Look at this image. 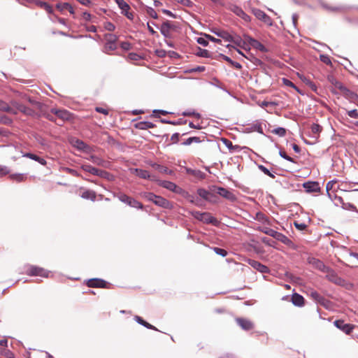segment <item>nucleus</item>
Listing matches in <instances>:
<instances>
[{"instance_id":"f257e3e1","label":"nucleus","mask_w":358,"mask_h":358,"mask_svg":"<svg viewBox=\"0 0 358 358\" xmlns=\"http://www.w3.org/2000/svg\"><path fill=\"white\" fill-rule=\"evenodd\" d=\"M192 216L196 220L203 222L206 224H213L214 225H217V220L216 218L213 217L209 213H200L199 211H192L191 212Z\"/></svg>"},{"instance_id":"f03ea898","label":"nucleus","mask_w":358,"mask_h":358,"mask_svg":"<svg viewBox=\"0 0 358 358\" xmlns=\"http://www.w3.org/2000/svg\"><path fill=\"white\" fill-rule=\"evenodd\" d=\"M26 273L31 276H40L43 278H48L49 275V271L45 270L43 268L33 265L28 266Z\"/></svg>"},{"instance_id":"7ed1b4c3","label":"nucleus","mask_w":358,"mask_h":358,"mask_svg":"<svg viewBox=\"0 0 358 358\" xmlns=\"http://www.w3.org/2000/svg\"><path fill=\"white\" fill-rule=\"evenodd\" d=\"M118 199H120V201H121L122 202L127 204L128 206L132 207V208H138V209H142L143 206L141 203H140L139 201H138L137 200L127 196V194H120L119 196H118Z\"/></svg>"},{"instance_id":"20e7f679","label":"nucleus","mask_w":358,"mask_h":358,"mask_svg":"<svg viewBox=\"0 0 358 358\" xmlns=\"http://www.w3.org/2000/svg\"><path fill=\"white\" fill-rule=\"evenodd\" d=\"M158 184L159 186L167 189L173 192L182 194L185 193V191L180 188V187L177 186L176 184H175L173 182L168 181V180H159Z\"/></svg>"},{"instance_id":"39448f33","label":"nucleus","mask_w":358,"mask_h":358,"mask_svg":"<svg viewBox=\"0 0 358 358\" xmlns=\"http://www.w3.org/2000/svg\"><path fill=\"white\" fill-rule=\"evenodd\" d=\"M106 43L104 46V52L109 53L110 51L115 50L117 48L116 41L117 37L114 34H106Z\"/></svg>"},{"instance_id":"423d86ee","label":"nucleus","mask_w":358,"mask_h":358,"mask_svg":"<svg viewBox=\"0 0 358 358\" xmlns=\"http://www.w3.org/2000/svg\"><path fill=\"white\" fill-rule=\"evenodd\" d=\"M252 12L257 19L262 20L267 25L271 26L273 24L271 18L262 10L258 8H253Z\"/></svg>"},{"instance_id":"0eeeda50","label":"nucleus","mask_w":358,"mask_h":358,"mask_svg":"<svg viewBox=\"0 0 358 358\" xmlns=\"http://www.w3.org/2000/svg\"><path fill=\"white\" fill-rule=\"evenodd\" d=\"M243 36L244 38L247 41V42L252 48L261 51L262 52H266L268 51L267 48L257 40L246 34H245Z\"/></svg>"},{"instance_id":"6e6552de","label":"nucleus","mask_w":358,"mask_h":358,"mask_svg":"<svg viewBox=\"0 0 358 358\" xmlns=\"http://www.w3.org/2000/svg\"><path fill=\"white\" fill-rule=\"evenodd\" d=\"M308 262L309 264L312 265L314 268L324 272L328 273L329 271V268L326 266L324 264L318 259L315 257H308Z\"/></svg>"},{"instance_id":"1a4fd4ad","label":"nucleus","mask_w":358,"mask_h":358,"mask_svg":"<svg viewBox=\"0 0 358 358\" xmlns=\"http://www.w3.org/2000/svg\"><path fill=\"white\" fill-rule=\"evenodd\" d=\"M334 324L338 329H339L340 330H341L348 335H350L355 327V325L350 324H345L343 320H340L334 321Z\"/></svg>"},{"instance_id":"9d476101","label":"nucleus","mask_w":358,"mask_h":358,"mask_svg":"<svg viewBox=\"0 0 358 358\" xmlns=\"http://www.w3.org/2000/svg\"><path fill=\"white\" fill-rule=\"evenodd\" d=\"M246 262L250 266H251L253 268L259 271L260 273H267L269 272L268 268L266 266L263 265L258 261L248 259L246 260Z\"/></svg>"},{"instance_id":"9b49d317","label":"nucleus","mask_w":358,"mask_h":358,"mask_svg":"<svg viewBox=\"0 0 358 358\" xmlns=\"http://www.w3.org/2000/svg\"><path fill=\"white\" fill-rule=\"evenodd\" d=\"M71 143L74 148L84 152L90 153L92 152V148L81 140L73 139Z\"/></svg>"},{"instance_id":"f8f14e48","label":"nucleus","mask_w":358,"mask_h":358,"mask_svg":"<svg viewBox=\"0 0 358 358\" xmlns=\"http://www.w3.org/2000/svg\"><path fill=\"white\" fill-rule=\"evenodd\" d=\"M153 203L156 206L164 208L171 209L173 208V205L171 204V203L169 200L161 196L156 195L155 199H154Z\"/></svg>"},{"instance_id":"ddd939ff","label":"nucleus","mask_w":358,"mask_h":358,"mask_svg":"<svg viewBox=\"0 0 358 358\" xmlns=\"http://www.w3.org/2000/svg\"><path fill=\"white\" fill-rule=\"evenodd\" d=\"M51 113L56 115L57 117L60 118L62 120H68L71 118V113L64 109H55L51 110Z\"/></svg>"},{"instance_id":"4468645a","label":"nucleus","mask_w":358,"mask_h":358,"mask_svg":"<svg viewBox=\"0 0 358 358\" xmlns=\"http://www.w3.org/2000/svg\"><path fill=\"white\" fill-rule=\"evenodd\" d=\"M217 193L223 198H225L231 201L236 200V196L231 192L224 187H218Z\"/></svg>"},{"instance_id":"2eb2a0df","label":"nucleus","mask_w":358,"mask_h":358,"mask_svg":"<svg viewBox=\"0 0 358 358\" xmlns=\"http://www.w3.org/2000/svg\"><path fill=\"white\" fill-rule=\"evenodd\" d=\"M328 80L334 86V87L343 94H347L349 90L339 81L336 80L333 76H329Z\"/></svg>"},{"instance_id":"dca6fc26","label":"nucleus","mask_w":358,"mask_h":358,"mask_svg":"<svg viewBox=\"0 0 358 358\" xmlns=\"http://www.w3.org/2000/svg\"><path fill=\"white\" fill-rule=\"evenodd\" d=\"M231 11H233L236 15L241 17L245 22L250 21V17L246 14L243 10L237 6H232L231 8Z\"/></svg>"},{"instance_id":"f3484780","label":"nucleus","mask_w":358,"mask_h":358,"mask_svg":"<svg viewBox=\"0 0 358 358\" xmlns=\"http://www.w3.org/2000/svg\"><path fill=\"white\" fill-rule=\"evenodd\" d=\"M81 169L83 171L90 173L94 176H103V173L104 174L106 173V172L99 170V169L92 166L90 164H83V165H82Z\"/></svg>"},{"instance_id":"a211bd4d","label":"nucleus","mask_w":358,"mask_h":358,"mask_svg":"<svg viewBox=\"0 0 358 358\" xmlns=\"http://www.w3.org/2000/svg\"><path fill=\"white\" fill-rule=\"evenodd\" d=\"M310 297L315 301L317 303H319L323 306H326V303H328V301L326 300L322 296H321L318 292L314 290H311L310 292Z\"/></svg>"},{"instance_id":"6ab92c4d","label":"nucleus","mask_w":358,"mask_h":358,"mask_svg":"<svg viewBox=\"0 0 358 358\" xmlns=\"http://www.w3.org/2000/svg\"><path fill=\"white\" fill-rule=\"evenodd\" d=\"M134 172L136 173V174L143 179H150L151 180H157L155 177L151 176L149 173V172L146 170H143L140 169H135L133 170Z\"/></svg>"},{"instance_id":"aec40b11","label":"nucleus","mask_w":358,"mask_h":358,"mask_svg":"<svg viewBox=\"0 0 358 358\" xmlns=\"http://www.w3.org/2000/svg\"><path fill=\"white\" fill-rule=\"evenodd\" d=\"M236 320L237 324L244 330H250L253 327L252 323L248 320L237 318Z\"/></svg>"},{"instance_id":"412c9836","label":"nucleus","mask_w":358,"mask_h":358,"mask_svg":"<svg viewBox=\"0 0 358 358\" xmlns=\"http://www.w3.org/2000/svg\"><path fill=\"white\" fill-rule=\"evenodd\" d=\"M303 187L308 192H317L320 189L319 183L317 182H308L303 184Z\"/></svg>"},{"instance_id":"4be33fe9","label":"nucleus","mask_w":358,"mask_h":358,"mask_svg":"<svg viewBox=\"0 0 358 358\" xmlns=\"http://www.w3.org/2000/svg\"><path fill=\"white\" fill-rule=\"evenodd\" d=\"M106 285V281L99 278L91 279L87 282V285L90 287H105Z\"/></svg>"},{"instance_id":"5701e85b","label":"nucleus","mask_w":358,"mask_h":358,"mask_svg":"<svg viewBox=\"0 0 358 358\" xmlns=\"http://www.w3.org/2000/svg\"><path fill=\"white\" fill-rule=\"evenodd\" d=\"M171 27H171V24L168 21L163 22L160 27V31H161L162 34L164 37H166V38L169 37L171 35Z\"/></svg>"},{"instance_id":"b1692460","label":"nucleus","mask_w":358,"mask_h":358,"mask_svg":"<svg viewBox=\"0 0 358 358\" xmlns=\"http://www.w3.org/2000/svg\"><path fill=\"white\" fill-rule=\"evenodd\" d=\"M0 110L7 112L8 113L16 115L17 110L9 106L6 102L0 100Z\"/></svg>"},{"instance_id":"393cba45","label":"nucleus","mask_w":358,"mask_h":358,"mask_svg":"<svg viewBox=\"0 0 358 358\" xmlns=\"http://www.w3.org/2000/svg\"><path fill=\"white\" fill-rule=\"evenodd\" d=\"M34 3L38 6L45 10L47 13L50 14H53V8L49 3L42 1H34Z\"/></svg>"},{"instance_id":"a878e982","label":"nucleus","mask_w":358,"mask_h":358,"mask_svg":"<svg viewBox=\"0 0 358 358\" xmlns=\"http://www.w3.org/2000/svg\"><path fill=\"white\" fill-rule=\"evenodd\" d=\"M23 157H27V158H29L31 159H33L34 161H36L38 162L39 164H42V165H45L46 164V161L45 159L43 158H41L34 154H32V153H29V152H27V153H25Z\"/></svg>"},{"instance_id":"bb28decb","label":"nucleus","mask_w":358,"mask_h":358,"mask_svg":"<svg viewBox=\"0 0 358 358\" xmlns=\"http://www.w3.org/2000/svg\"><path fill=\"white\" fill-rule=\"evenodd\" d=\"M292 301L295 306H301L303 305L304 299L299 294H294L292 296Z\"/></svg>"},{"instance_id":"cd10ccee","label":"nucleus","mask_w":358,"mask_h":358,"mask_svg":"<svg viewBox=\"0 0 358 358\" xmlns=\"http://www.w3.org/2000/svg\"><path fill=\"white\" fill-rule=\"evenodd\" d=\"M231 42L240 48L246 49L245 45L247 41L245 39L243 41L239 36H234Z\"/></svg>"},{"instance_id":"c85d7f7f","label":"nucleus","mask_w":358,"mask_h":358,"mask_svg":"<svg viewBox=\"0 0 358 358\" xmlns=\"http://www.w3.org/2000/svg\"><path fill=\"white\" fill-rule=\"evenodd\" d=\"M116 3L117 4L118 7L122 10V14L124 15V13H126L127 11L130 10L129 5L124 0H115Z\"/></svg>"},{"instance_id":"c756f323","label":"nucleus","mask_w":358,"mask_h":358,"mask_svg":"<svg viewBox=\"0 0 358 358\" xmlns=\"http://www.w3.org/2000/svg\"><path fill=\"white\" fill-rule=\"evenodd\" d=\"M81 197L85 199H90L94 201L96 199V193L92 190H85L81 194Z\"/></svg>"},{"instance_id":"7c9ffc66","label":"nucleus","mask_w":358,"mask_h":358,"mask_svg":"<svg viewBox=\"0 0 358 358\" xmlns=\"http://www.w3.org/2000/svg\"><path fill=\"white\" fill-rule=\"evenodd\" d=\"M275 239H277L278 241L283 243L284 244H286V245H291L292 244V241L284 234L280 233V232H277V234H276V236L275 237Z\"/></svg>"},{"instance_id":"2f4dec72","label":"nucleus","mask_w":358,"mask_h":358,"mask_svg":"<svg viewBox=\"0 0 358 358\" xmlns=\"http://www.w3.org/2000/svg\"><path fill=\"white\" fill-rule=\"evenodd\" d=\"M155 127V124L150 122L143 121L136 124V127L139 129H151Z\"/></svg>"},{"instance_id":"473e14b6","label":"nucleus","mask_w":358,"mask_h":358,"mask_svg":"<svg viewBox=\"0 0 358 358\" xmlns=\"http://www.w3.org/2000/svg\"><path fill=\"white\" fill-rule=\"evenodd\" d=\"M82 18L83 20L86 22H91L92 23H96L97 22V18L93 15H92L88 12H84L82 15Z\"/></svg>"},{"instance_id":"72a5a7b5","label":"nucleus","mask_w":358,"mask_h":358,"mask_svg":"<svg viewBox=\"0 0 358 358\" xmlns=\"http://www.w3.org/2000/svg\"><path fill=\"white\" fill-rule=\"evenodd\" d=\"M182 195L189 200V201L196 206H201V202L198 199H196L194 196L189 194L187 192H185Z\"/></svg>"},{"instance_id":"f704fd0d","label":"nucleus","mask_w":358,"mask_h":358,"mask_svg":"<svg viewBox=\"0 0 358 358\" xmlns=\"http://www.w3.org/2000/svg\"><path fill=\"white\" fill-rule=\"evenodd\" d=\"M88 160H90L92 163L98 165V166H103L105 162L103 159L100 158L96 155H90V157L87 158Z\"/></svg>"},{"instance_id":"c9c22d12","label":"nucleus","mask_w":358,"mask_h":358,"mask_svg":"<svg viewBox=\"0 0 358 358\" xmlns=\"http://www.w3.org/2000/svg\"><path fill=\"white\" fill-rule=\"evenodd\" d=\"M153 167L156 170H157L159 172L162 173H166V174H169V175L173 173V171L171 170H169L167 167L164 166H161V165L155 164L153 165Z\"/></svg>"},{"instance_id":"e433bc0d","label":"nucleus","mask_w":358,"mask_h":358,"mask_svg":"<svg viewBox=\"0 0 358 358\" xmlns=\"http://www.w3.org/2000/svg\"><path fill=\"white\" fill-rule=\"evenodd\" d=\"M18 111L22 112V113H24L27 115H30V116L34 115V111L31 108H28L23 104H22L20 106H19Z\"/></svg>"},{"instance_id":"4c0bfd02","label":"nucleus","mask_w":358,"mask_h":358,"mask_svg":"<svg viewBox=\"0 0 358 358\" xmlns=\"http://www.w3.org/2000/svg\"><path fill=\"white\" fill-rule=\"evenodd\" d=\"M135 320L140 324L147 327L150 329H156L155 327L150 324L148 323L147 322L144 321L141 317L139 316H135L134 317Z\"/></svg>"},{"instance_id":"58836bf2","label":"nucleus","mask_w":358,"mask_h":358,"mask_svg":"<svg viewBox=\"0 0 358 358\" xmlns=\"http://www.w3.org/2000/svg\"><path fill=\"white\" fill-rule=\"evenodd\" d=\"M141 196L143 198H144L145 199H146L147 201H151L153 203L154 199H155L156 194H155L152 192H145L141 193Z\"/></svg>"},{"instance_id":"ea45409f","label":"nucleus","mask_w":358,"mask_h":358,"mask_svg":"<svg viewBox=\"0 0 358 358\" xmlns=\"http://www.w3.org/2000/svg\"><path fill=\"white\" fill-rule=\"evenodd\" d=\"M201 142L200 138L194 136V137H189L187 139H186L182 144L184 145H189L193 143H199Z\"/></svg>"},{"instance_id":"a19ab883","label":"nucleus","mask_w":358,"mask_h":358,"mask_svg":"<svg viewBox=\"0 0 358 358\" xmlns=\"http://www.w3.org/2000/svg\"><path fill=\"white\" fill-rule=\"evenodd\" d=\"M10 178L12 180H15L17 182H21V181H23L26 178V176L22 173H16V174L10 175Z\"/></svg>"},{"instance_id":"79ce46f5","label":"nucleus","mask_w":358,"mask_h":358,"mask_svg":"<svg viewBox=\"0 0 358 358\" xmlns=\"http://www.w3.org/2000/svg\"><path fill=\"white\" fill-rule=\"evenodd\" d=\"M224 59L237 69H241L242 68V66L240 63L234 62L233 60L231 59V58H229L227 56H224Z\"/></svg>"},{"instance_id":"37998d69","label":"nucleus","mask_w":358,"mask_h":358,"mask_svg":"<svg viewBox=\"0 0 358 358\" xmlns=\"http://www.w3.org/2000/svg\"><path fill=\"white\" fill-rule=\"evenodd\" d=\"M272 133L282 137L286 134V130L283 127H277L272 131Z\"/></svg>"},{"instance_id":"c03bdc74","label":"nucleus","mask_w":358,"mask_h":358,"mask_svg":"<svg viewBox=\"0 0 358 358\" xmlns=\"http://www.w3.org/2000/svg\"><path fill=\"white\" fill-rule=\"evenodd\" d=\"M197 193L203 199L206 200L208 199V195L210 194L208 191L201 188L197 190Z\"/></svg>"},{"instance_id":"a18cd8bd","label":"nucleus","mask_w":358,"mask_h":358,"mask_svg":"<svg viewBox=\"0 0 358 358\" xmlns=\"http://www.w3.org/2000/svg\"><path fill=\"white\" fill-rule=\"evenodd\" d=\"M258 168L259 169V170H261L264 174L268 176L269 177L272 178H275V175L272 173L270 172V171L266 168L263 165H259L258 166Z\"/></svg>"},{"instance_id":"49530a36","label":"nucleus","mask_w":358,"mask_h":358,"mask_svg":"<svg viewBox=\"0 0 358 358\" xmlns=\"http://www.w3.org/2000/svg\"><path fill=\"white\" fill-rule=\"evenodd\" d=\"M282 81V83L285 85L288 86V87H291L295 89L297 92L299 91V89L296 87V85L291 80H289V79L283 78Z\"/></svg>"},{"instance_id":"de8ad7c7","label":"nucleus","mask_w":358,"mask_h":358,"mask_svg":"<svg viewBox=\"0 0 358 358\" xmlns=\"http://www.w3.org/2000/svg\"><path fill=\"white\" fill-rule=\"evenodd\" d=\"M233 36H234L230 34L229 32L224 30L221 38L224 39L225 41L231 42V40H233Z\"/></svg>"},{"instance_id":"09e8293b","label":"nucleus","mask_w":358,"mask_h":358,"mask_svg":"<svg viewBox=\"0 0 358 358\" xmlns=\"http://www.w3.org/2000/svg\"><path fill=\"white\" fill-rule=\"evenodd\" d=\"M310 129L313 134H318L322 131V127L317 124H313Z\"/></svg>"},{"instance_id":"8fccbe9b","label":"nucleus","mask_w":358,"mask_h":358,"mask_svg":"<svg viewBox=\"0 0 358 358\" xmlns=\"http://www.w3.org/2000/svg\"><path fill=\"white\" fill-rule=\"evenodd\" d=\"M262 231L264 234H267V235H268V236H270L271 237H273L274 238L276 236V234H277V232H278L277 231H275V230H273L272 229H270V228H265V229H264L262 230Z\"/></svg>"},{"instance_id":"3c124183","label":"nucleus","mask_w":358,"mask_h":358,"mask_svg":"<svg viewBox=\"0 0 358 358\" xmlns=\"http://www.w3.org/2000/svg\"><path fill=\"white\" fill-rule=\"evenodd\" d=\"M50 20L52 22L57 21L59 23L66 25V20L64 18L59 17L57 15H53L52 17H50Z\"/></svg>"},{"instance_id":"603ef678","label":"nucleus","mask_w":358,"mask_h":358,"mask_svg":"<svg viewBox=\"0 0 358 358\" xmlns=\"http://www.w3.org/2000/svg\"><path fill=\"white\" fill-rule=\"evenodd\" d=\"M213 250L215 251V252L217 255H220L222 257H225L227 255V252L225 250L222 249V248H214Z\"/></svg>"},{"instance_id":"864d4df0","label":"nucleus","mask_w":358,"mask_h":358,"mask_svg":"<svg viewBox=\"0 0 358 358\" xmlns=\"http://www.w3.org/2000/svg\"><path fill=\"white\" fill-rule=\"evenodd\" d=\"M279 155L283 159H286V160H287L289 162H294V159L290 157L289 156H288L285 151H282V150H280L279 151Z\"/></svg>"},{"instance_id":"5fc2aeb1","label":"nucleus","mask_w":358,"mask_h":358,"mask_svg":"<svg viewBox=\"0 0 358 358\" xmlns=\"http://www.w3.org/2000/svg\"><path fill=\"white\" fill-rule=\"evenodd\" d=\"M182 115L184 116H195L197 118H199L201 117L200 114L196 113L194 110H187L183 112Z\"/></svg>"},{"instance_id":"6e6d98bb","label":"nucleus","mask_w":358,"mask_h":358,"mask_svg":"<svg viewBox=\"0 0 358 358\" xmlns=\"http://www.w3.org/2000/svg\"><path fill=\"white\" fill-rule=\"evenodd\" d=\"M104 28L109 31H113L115 29V26L110 22H106L104 23Z\"/></svg>"},{"instance_id":"4d7b16f0","label":"nucleus","mask_w":358,"mask_h":358,"mask_svg":"<svg viewBox=\"0 0 358 358\" xmlns=\"http://www.w3.org/2000/svg\"><path fill=\"white\" fill-rule=\"evenodd\" d=\"M147 13L152 18L154 19H157L158 17V15L157 13H156V11L152 8H148V10H147Z\"/></svg>"},{"instance_id":"13d9d810","label":"nucleus","mask_w":358,"mask_h":358,"mask_svg":"<svg viewBox=\"0 0 358 358\" xmlns=\"http://www.w3.org/2000/svg\"><path fill=\"white\" fill-rule=\"evenodd\" d=\"M69 3H60L56 5V8L59 9L60 11H63L64 10H67L69 6Z\"/></svg>"},{"instance_id":"bf43d9fd","label":"nucleus","mask_w":358,"mask_h":358,"mask_svg":"<svg viewBox=\"0 0 358 358\" xmlns=\"http://www.w3.org/2000/svg\"><path fill=\"white\" fill-rule=\"evenodd\" d=\"M320 60L326 64H328V65L331 64V59H330L329 57L327 55H320Z\"/></svg>"},{"instance_id":"052dcab7","label":"nucleus","mask_w":358,"mask_h":358,"mask_svg":"<svg viewBox=\"0 0 358 358\" xmlns=\"http://www.w3.org/2000/svg\"><path fill=\"white\" fill-rule=\"evenodd\" d=\"M294 226L297 229H299L300 231H303V230L306 229L307 227V225L306 224L299 223L298 222H294Z\"/></svg>"},{"instance_id":"680f3d73","label":"nucleus","mask_w":358,"mask_h":358,"mask_svg":"<svg viewBox=\"0 0 358 358\" xmlns=\"http://www.w3.org/2000/svg\"><path fill=\"white\" fill-rule=\"evenodd\" d=\"M9 172H10V171L8 167L0 166V177H2L3 176L8 174Z\"/></svg>"},{"instance_id":"e2e57ef3","label":"nucleus","mask_w":358,"mask_h":358,"mask_svg":"<svg viewBox=\"0 0 358 358\" xmlns=\"http://www.w3.org/2000/svg\"><path fill=\"white\" fill-rule=\"evenodd\" d=\"M179 3L185 6H192V2L190 0H175Z\"/></svg>"},{"instance_id":"0e129e2a","label":"nucleus","mask_w":358,"mask_h":358,"mask_svg":"<svg viewBox=\"0 0 358 358\" xmlns=\"http://www.w3.org/2000/svg\"><path fill=\"white\" fill-rule=\"evenodd\" d=\"M76 1L85 6L90 7L92 5V2L91 0H76Z\"/></svg>"},{"instance_id":"69168bd1","label":"nucleus","mask_w":358,"mask_h":358,"mask_svg":"<svg viewBox=\"0 0 358 358\" xmlns=\"http://www.w3.org/2000/svg\"><path fill=\"white\" fill-rule=\"evenodd\" d=\"M348 114L352 118H358V112L357 110H349Z\"/></svg>"},{"instance_id":"338daca9","label":"nucleus","mask_w":358,"mask_h":358,"mask_svg":"<svg viewBox=\"0 0 358 358\" xmlns=\"http://www.w3.org/2000/svg\"><path fill=\"white\" fill-rule=\"evenodd\" d=\"M336 182V180H331L329 182H327V185H326V189H327V191H329L331 189H332L334 185H335V183Z\"/></svg>"},{"instance_id":"774afa93","label":"nucleus","mask_w":358,"mask_h":358,"mask_svg":"<svg viewBox=\"0 0 358 358\" xmlns=\"http://www.w3.org/2000/svg\"><path fill=\"white\" fill-rule=\"evenodd\" d=\"M21 105H22L21 103H20L17 101H11V106H12L11 107L17 110V113H18L19 106H20Z\"/></svg>"}]
</instances>
